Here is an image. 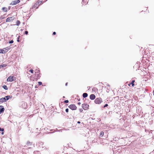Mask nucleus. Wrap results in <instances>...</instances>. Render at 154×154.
<instances>
[{"instance_id": "dca6fc26", "label": "nucleus", "mask_w": 154, "mask_h": 154, "mask_svg": "<svg viewBox=\"0 0 154 154\" xmlns=\"http://www.w3.org/2000/svg\"><path fill=\"white\" fill-rule=\"evenodd\" d=\"M4 50H5V51H7V52L8 51V50L9 49V48L8 47H6L5 48H4Z\"/></svg>"}, {"instance_id": "39448f33", "label": "nucleus", "mask_w": 154, "mask_h": 154, "mask_svg": "<svg viewBox=\"0 0 154 154\" xmlns=\"http://www.w3.org/2000/svg\"><path fill=\"white\" fill-rule=\"evenodd\" d=\"M82 107L84 110H86L89 107L88 105L85 104H83L82 105Z\"/></svg>"}, {"instance_id": "9b49d317", "label": "nucleus", "mask_w": 154, "mask_h": 154, "mask_svg": "<svg viewBox=\"0 0 154 154\" xmlns=\"http://www.w3.org/2000/svg\"><path fill=\"white\" fill-rule=\"evenodd\" d=\"M88 96V94L87 93H84L83 94V97L84 98H85L87 97Z\"/></svg>"}, {"instance_id": "72a5a7b5", "label": "nucleus", "mask_w": 154, "mask_h": 154, "mask_svg": "<svg viewBox=\"0 0 154 154\" xmlns=\"http://www.w3.org/2000/svg\"><path fill=\"white\" fill-rule=\"evenodd\" d=\"M77 123H79H79H80V122H79V121H78V122H77Z\"/></svg>"}, {"instance_id": "f8f14e48", "label": "nucleus", "mask_w": 154, "mask_h": 154, "mask_svg": "<svg viewBox=\"0 0 154 154\" xmlns=\"http://www.w3.org/2000/svg\"><path fill=\"white\" fill-rule=\"evenodd\" d=\"M1 53L4 54L5 53L7 52V51H5L4 49H1Z\"/></svg>"}, {"instance_id": "4468645a", "label": "nucleus", "mask_w": 154, "mask_h": 154, "mask_svg": "<svg viewBox=\"0 0 154 154\" xmlns=\"http://www.w3.org/2000/svg\"><path fill=\"white\" fill-rule=\"evenodd\" d=\"M20 22L19 20H17L16 22V25L19 26L20 24Z\"/></svg>"}, {"instance_id": "4be33fe9", "label": "nucleus", "mask_w": 154, "mask_h": 154, "mask_svg": "<svg viewBox=\"0 0 154 154\" xmlns=\"http://www.w3.org/2000/svg\"><path fill=\"white\" fill-rule=\"evenodd\" d=\"M13 42H14V41L13 40H11L9 42V44H12L13 43Z\"/></svg>"}, {"instance_id": "f704fd0d", "label": "nucleus", "mask_w": 154, "mask_h": 154, "mask_svg": "<svg viewBox=\"0 0 154 154\" xmlns=\"http://www.w3.org/2000/svg\"><path fill=\"white\" fill-rule=\"evenodd\" d=\"M67 83H66V86H67Z\"/></svg>"}, {"instance_id": "cd10ccee", "label": "nucleus", "mask_w": 154, "mask_h": 154, "mask_svg": "<svg viewBox=\"0 0 154 154\" xmlns=\"http://www.w3.org/2000/svg\"><path fill=\"white\" fill-rule=\"evenodd\" d=\"M29 71L31 73H33V70L32 69L30 70Z\"/></svg>"}, {"instance_id": "f03ea898", "label": "nucleus", "mask_w": 154, "mask_h": 154, "mask_svg": "<svg viewBox=\"0 0 154 154\" xmlns=\"http://www.w3.org/2000/svg\"><path fill=\"white\" fill-rule=\"evenodd\" d=\"M102 102V99L101 98H97L94 100V102L96 104H100Z\"/></svg>"}, {"instance_id": "473e14b6", "label": "nucleus", "mask_w": 154, "mask_h": 154, "mask_svg": "<svg viewBox=\"0 0 154 154\" xmlns=\"http://www.w3.org/2000/svg\"><path fill=\"white\" fill-rule=\"evenodd\" d=\"M78 105H80L81 104V103L80 102H79L78 103Z\"/></svg>"}, {"instance_id": "c9c22d12", "label": "nucleus", "mask_w": 154, "mask_h": 154, "mask_svg": "<svg viewBox=\"0 0 154 154\" xmlns=\"http://www.w3.org/2000/svg\"><path fill=\"white\" fill-rule=\"evenodd\" d=\"M2 134H3V132H2Z\"/></svg>"}, {"instance_id": "423d86ee", "label": "nucleus", "mask_w": 154, "mask_h": 154, "mask_svg": "<svg viewBox=\"0 0 154 154\" xmlns=\"http://www.w3.org/2000/svg\"><path fill=\"white\" fill-rule=\"evenodd\" d=\"M20 2V1L19 0L14 1H13L12 2L11 4L12 5H15L18 3H19Z\"/></svg>"}, {"instance_id": "1a4fd4ad", "label": "nucleus", "mask_w": 154, "mask_h": 154, "mask_svg": "<svg viewBox=\"0 0 154 154\" xmlns=\"http://www.w3.org/2000/svg\"><path fill=\"white\" fill-rule=\"evenodd\" d=\"M5 110L3 106H0V114L3 112Z\"/></svg>"}, {"instance_id": "4c0bfd02", "label": "nucleus", "mask_w": 154, "mask_h": 154, "mask_svg": "<svg viewBox=\"0 0 154 154\" xmlns=\"http://www.w3.org/2000/svg\"><path fill=\"white\" fill-rule=\"evenodd\" d=\"M53 130H51V131H53Z\"/></svg>"}, {"instance_id": "20e7f679", "label": "nucleus", "mask_w": 154, "mask_h": 154, "mask_svg": "<svg viewBox=\"0 0 154 154\" xmlns=\"http://www.w3.org/2000/svg\"><path fill=\"white\" fill-rule=\"evenodd\" d=\"M15 18L14 17H10L8 18L6 20V22H9L11 21H12L14 20Z\"/></svg>"}, {"instance_id": "6ab92c4d", "label": "nucleus", "mask_w": 154, "mask_h": 154, "mask_svg": "<svg viewBox=\"0 0 154 154\" xmlns=\"http://www.w3.org/2000/svg\"><path fill=\"white\" fill-rule=\"evenodd\" d=\"M7 8L5 7H4L2 8V10L5 11H7Z\"/></svg>"}, {"instance_id": "0eeeda50", "label": "nucleus", "mask_w": 154, "mask_h": 154, "mask_svg": "<svg viewBox=\"0 0 154 154\" xmlns=\"http://www.w3.org/2000/svg\"><path fill=\"white\" fill-rule=\"evenodd\" d=\"M39 4V2L38 3L37 2H36L33 6L32 8H37L39 6V5H38Z\"/></svg>"}, {"instance_id": "9d476101", "label": "nucleus", "mask_w": 154, "mask_h": 154, "mask_svg": "<svg viewBox=\"0 0 154 154\" xmlns=\"http://www.w3.org/2000/svg\"><path fill=\"white\" fill-rule=\"evenodd\" d=\"M90 99L91 100H93L95 98V96L94 94H91L90 96Z\"/></svg>"}, {"instance_id": "bb28decb", "label": "nucleus", "mask_w": 154, "mask_h": 154, "mask_svg": "<svg viewBox=\"0 0 154 154\" xmlns=\"http://www.w3.org/2000/svg\"><path fill=\"white\" fill-rule=\"evenodd\" d=\"M69 102V101L67 100H66L64 101V102L66 103H68Z\"/></svg>"}, {"instance_id": "a878e982", "label": "nucleus", "mask_w": 154, "mask_h": 154, "mask_svg": "<svg viewBox=\"0 0 154 154\" xmlns=\"http://www.w3.org/2000/svg\"><path fill=\"white\" fill-rule=\"evenodd\" d=\"M66 112H69V109H68V108H67L66 109Z\"/></svg>"}, {"instance_id": "c756f323", "label": "nucleus", "mask_w": 154, "mask_h": 154, "mask_svg": "<svg viewBox=\"0 0 154 154\" xmlns=\"http://www.w3.org/2000/svg\"><path fill=\"white\" fill-rule=\"evenodd\" d=\"M25 34L27 35L28 34V32L27 31H26L25 32Z\"/></svg>"}, {"instance_id": "2f4dec72", "label": "nucleus", "mask_w": 154, "mask_h": 154, "mask_svg": "<svg viewBox=\"0 0 154 154\" xmlns=\"http://www.w3.org/2000/svg\"><path fill=\"white\" fill-rule=\"evenodd\" d=\"M56 34V32H54L53 33V35H54Z\"/></svg>"}, {"instance_id": "393cba45", "label": "nucleus", "mask_w": 154, "mask_h": 154, "mask_svg": "<svg viewBox=\"0 0 154 154\" xmlns=\"http://www.w3.org/2000/svg\"><path fill=\"white\" fill-rule=\"evenodd\" d=\"M4 130V129L3 128H0V131H3Z\"/></svg>"}, {"instance_id": "2eb2a0df", "label": "nucleus", "mask_w": 154, "mask_h": 154, "mask_svg": "<svg viewBox=\"0 0 154 154\" xmlns=\"http://www.w3.org/2000/svg\"><path fill=\"white\" fill-rule=\"evenodd\" d=\"M104 135V132L103 131H101L100 133V136L102 137Z\"/></svg>"}, {"instance_id": "a211bd4d", "label": "nucleus", "mask_w": 154, "mask_h": 154, "mask_svg": "<svg viewBox=\"0 0 154 154\" xmlns=\"http://www.w3.org/2000/svg\"><path fill=\"white\" fill-rule=\"evenodd\" d=\"M42 1H38L37 2L38 3L39 2V4H38V5H39V6L40 5L42 4Z\"/></svg>"}, {"instance_id": "e433bc0d", "label": "nucleus", "mask_w": 154, "mask_h": 154, "mask_svg": "<svg viewBox=\"0 0 154 154\" xmlns=\"http://www.w3.org/2000/svg\"><path fill=\"white\" fill-rule=\"evenodd\" d=\"M0 53H1V49H0Z\"/></svg>"}, {"instance_id": "7c9ffc66", "label": "nucleus", "mask_w": 154, "mask_h": 154, "mask_svg": "<svg viewBox=\"0 0 154 154\" xmlns=\"http://www.w3.org/2000/svg\"><path fill=\"white\" fill-rule=\"evenodd\" d=\"M108 106V105L107 104H106L104 106V107H107Z\"/></svg>"}, {"instance_id": "412c9836", "label": "nucleus", "mask_w": 154, "mask_h": 154, "mask_svg": "<svg viewBox=\"0 0 154 154\" xmlns=\"http://www.w3.org/2000/svg\"><path fill=\"white\" fill-rule=\"evenodd\" d=\"M6 66V64H4L1 65V66L2 67H5Z\"/></svg>"}, {"instance_id": "b1692460", "label": "nucleus", "mask_w": 154, "mask_h": 154, "mask_svg": "<svg viewBox=\"0 0 154 154\" xmlns=\"http://www.w3.org/2000/svg\"><path fill=\"white\" fill-rule=\"evenodd\" d=\"M38 84H39V85H42V83L41 82H38Z\"/></svg>"}, {"instance_id": "58836bf2", "label": "nucleus", "mask_w": 154, "mask_h": 154, "mask_svg": "<svg viewBox=\"0 0 154 154\" xmlns=\"http://www.w3.org/2000/svg\"><path fill=\"white\" fill-rule=\"evenodd\" d=\"M153 93H154L153 95H154V90L153 91Z\"/></svg>"}, {"instance_id": "5701e85b", "label": "nucleus", "mask_w": 154, "mask_h": 154, "mask_svg": "<svg viewBox=\"0 0 154 154\" xmlns=\"http://www.w3.org/2000/svg\"><path fill=\"white\" fill-rule=\"evenodd\" d=\"M19 38H20V36H19L17 38V41L18 42H19V41H20Z\"/></svg>"}, {"instance_id": "f257e3e1", "label": "nucleus", "mask_w": 154, "mask_h": 154, "mask_svg": "<svg viewBox=\"0 0 154 154\" xmlns=\"http://www.w3.org/2000/svg\"><path fill=\"white\" fill-rule=\"evenodd\" d=\"M12 97L10 95L6 96L4 97H2L0 99V102L3 103L6 102L10 98H11Z\"/></svg>"}, {"instance_id": "f3484780", "label": "nucleus", "mask_w": 154, "mask_h": 154, "mask_svg": "<svg viewBox=\"0 0 154 154\" xmlns=\"http://www.w3.org/2000/svg\"><path fill=\"white\" fill-rule=\"evenodd\" d=\"M135 82V81L134 80H133L131 82V85H132L133 87L134 85V82Z\"/></svg>"}, {"instance_id": "aec40b11", "label": "nucleus", "mask_w": 154, "mask_h": 154, "mask_svg": "<svg viewBox=\"0 0 154 154\" xmlns=\"http://www.w3.org/2000/svg\"><path fill=\"white\" fill-rule=\"evenodd\" d=\"M27 144L31 145L32 144V143L29 141H27Z\"/></svg>"}, {"instance_id": "6e6552de", "label": "nucleus", "mask_w": 154, "mask_h": 154, "mask_svg": "<svg viewBox=\"0 0 154 154\" xmlns=\"http://www.w3.org/2000/svg\"><path fill=\"white\" fill-rule=\"evenodd\" d=\"M14 77L13 76H9L7 79V81L12 82L14 81Z\"/></svg>"}, {"instance_id": "7ed1b4c3", "label": "nucleus", "mask_w": 154, "mask_h": 154, "mask_svg": "<svg viewBox=\"0 0 154 154\" xmlns=\"http://www.w3.org/2000/svg\"><path fill=\"white\" fill-rule=\"evenodd\" d=\"M69 108L72 110H75L77 108L75 105L74 104H71L69 106Z\"/></svg>"}, {"instance_id": "c85d7f7f", "label": "nucleus", "mask_w": 154, "mask_h": 154, "mask_svg": "<svg viewBox=\"0 0 154 154\" xmlns=\"http://www.w3.org/2000/svg\"><path fill=\"white\" fill-rule=\"evenodd\" d=\"M79 111L80 112H82L83 111V109H79Z\"/></svg>"}, {"instance_id": "ddd939ff", "label": "nucleus", "mask_w": 154, "mask_h": 154, "mask_svg": "<svg viewBox=\"0 0 154 154\" xmlns=\"http://www.w3.org/2000/svg\"><path fill=\"white\" fill-rule=\"evenodd\" d=\"M3 88L6 90H7L8 89V87L7 86L4 85L2 86Z\"/></svg>"}]
</instances>
